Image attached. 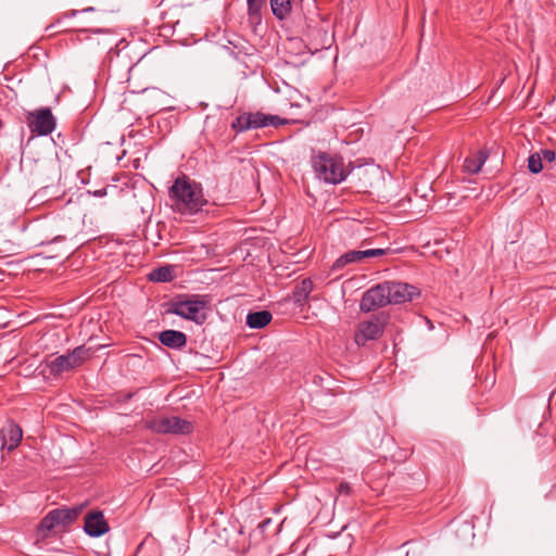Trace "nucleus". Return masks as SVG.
<instances>
[{
	"label": "nucleus",
	"mask_w": 556,
	"mask_h": 556,
	"mask_svg": "<svg viewBox=\"0 0 556 556\" xmlns=\"http://www.w3.org/2000/svg\"><path fill=\"white\" fill-rule=\"evenodd\" d=\"M168 197L180 213L194 214L206 204L201 186L187 176L178 177L174 181Z\"/></svg>",
	"instance_id": "nucleus-1"
},
{
	"label": "nucleus",
	"mask_w": 556,
	"mask_h": 556,
	"mask_svg": "<svg viewBox=\"0 0 556 556\" xmlns=\"http://www.w3.org/2000/svg\"><path fill=\"white\" fill-rule=\"evenodd\" d=\"M312 166L319 180L326 184L338 185L350 174L349 167L340 155L318 152L312 156Z\"/></svg>",
	"instance_id": "nucleus-2"
},
{
	"label": "nucleus",
	"mask_w": 556,
	"mask_h": 556,
	"mask_svg": "<svg viewBox=\"0 0 556 556\" xmlns=\"http://www.w3.org/2000/svg\"><path fill=\"white\" fill-rule=\"evenodd\" d=\"M208 304L205 295H181L170 302L167 313L202 325L206 319L204 309Z\"/></svg>",
	"instance_id": "nucleus-3"
},
{
	"label": "nucleus",
	"mask_w": 556,
	"mask_h": 556,
	"mask_svg": "<svg viewBox=\"0 0 556 556\" xmlns=\"http://www.w3.org/2000/svg\"><path fill=\"white\" fill-rule=\"evenodd\" d=\"M144 427L156 434H190L194 427L187 419L178 416H154L144 420Z\"/></svg>",
	"instance_id": "nucleus-4"
},
{
	"label": "nucleus",
	"mask_w": 556,
	"mask_h": 556,
	"mask_svg": "<svg viewBox=\"0 0 556 556\" xmlns=\"http://www.w3.org/2000/svg\"><path fill=\"white\" fill-rule=\"evenodd\" d=\"M287 124L288 119L278 115L265 114L263 112H244L231 122V128L236 132H243L250 129H258L267 126L279 127Z\"/></svg>",
	"instance_id": "nucleus-5"
},
{
	"label": "nucleus",
	"mask_w": 556,
	"mask_h": 556,
	"mask_svg": "<svg viewBox=\"0 0 556 556\" xmlns=\"http://www.w3.org/2000/svg\"><path fill=\"white\" fill-rule=\"evenodd\" d=\"M89 352L90 349L79 345L66 354L48 361L47 368L53 377L60 376L65 371L79 367L89 357Z\"/></svg>",
	"instance_id": "nucleus-6"
},
{
	"label": "nucleus",
	"mask_w": 556,
	"mask_h": 556,
	"mask_svg": "<svg viewBox=\"0 0 556 556\" xmlns=\"http://www.w3.org/2000/svg\"><path fill=\"white\" fill-rule=\"evenodd\" d=\"M84 505L70 507V508H56L49 511L40 521L38 526V532L47 535V532L51 531L58 526H68L74 522L81 514Z\"/></svg>",
	"instance_id": "nucleus-7"
},
{
	"label": "nucleus",
	"mask_w": 556,
	"mask_h": 556,
	"mask_svg": "<svg viewBox=\"0 0 556 556\" xmlns=\"http://www.w3.org/2000/svg\"><path fill=\"white\" fill-rule=\"evenodd\" d=\"M27 126L31 134L47 136L55 129L56 121L49 108H41L28 113Z\"/></svg>",
	"instance_id": "nucleus-8"
},
{
	"label": "nucleus",
	"mask_w": 556,
	"mask_h": 556,
	"mask_svg": "<svg viewBox=\"0 0 556 556\" xmlns=\"http://www.w3.org/2000/svg\"><path fill=\"white\" fill-rule=\"evenodd\" d=\"M387 283H378L368 289L362 296L359 308L362 312L369 313L377 308L387 306L390 304V298L387 294Z\"/></svg>",
	"instance_id": "nucleus-9"
},
{
	"label": "nucleus",
	"mask_w": 556,
	"mask_h": 556,
	"mask_svg": "<svg viewBox=\"0 0 556 556\" xmlns=\"http://www.w3.org/2000/svg\"><path fill=\"white\" fill-rule=\"evenodd\" d=\"M383 321L379 317L359 323L355 333L356 344L365 345L369 340H377L383 333Z\"/></svg>",
	"instance_id": "nucleus-10"
},
{
	"label": "nucleus",
	"mask_w": 556,
	"mask_h": 556,
	"mask_svg": "<svg viewBox=\"0 0 556 556\" xmlns=\"http://www.w3.org/2000/svg\"><path fill=\"white\" fill-rule=\"evenodd\" d=\"M387 294L390 298V304H401L419 295V291L416 287L399 281H386Z\"/></svg>",
	"instance_id": "nucleus-11"
},
{
	"label": "nucleus",
	"mask_w": 556,
	"mask_h": 556,
	"mask_svg": "<svg viewBox=\"0 0 556 556\" xmlns=\"http://www.w3.org/2000/svg\"><path fill=\"white\" fill-rule=\"evenodd\" d=\"M85 532L92 538H99L109 532L110 527L101 510H91L85 516Z\"/></svg>",
	"instance_id": "nucleus-12"
},
{
	"label": "nucleus",
	"mask_w": 556,
	"mask_h": 556,
	"mask_svg": "<svg viewBox=\"0 0 556 556\" xmlns=\"http://www.w3.org/2000/svg\"><path fill=\"white\" fill-rule=\"evenodd\" d=\"M23 437V431L21 427L13 422L9 421L5 426H3L0 430V439L2 441V447H7L8 451H12L18 446Z\"/></svg>",
	"instance_id": "nucleus-13"
},
{
	"label": "nucleus",
	"mask_w": 556,
	"mask_h": 556,
	"mask_svg": "<svg viewBox=\"0 0 556 556\" xmlns=\"http://www.w3.org/2000/svg\"><path fill=\"white\" fill-rule=\"evenodd\" d=\"M160 342L174 350H179L187 344V336L178 330H164L159 334Z\"/></svg>",
	"instance_id": "nucleus-14"
},
{
	"label": "nucleus",
	"mask_w": 556,
	"mask_h": 556,
	"mask_svg": "<svg viewBox=\"0 0 556 556\" xmlns=\"http://www.w3.org/2000/svg\"><path fill=\"white\" fill-rule=\"evenodd\" d=\"M489 154L484 150H480L477 153L467 156L464 162L465 172L469 174H477L478 172H480Z\"/></svg>",
	"instance_id": "nucleus-15"
},
{
	"label": "nucleus",
	"mask_w": 556,
	"mask_h": 556,
	"mask_svg": "<svg viewBox=\"0 0 556 556\" xmlns=\"http://www.w3.org/2000/svg\"><path fill=\"white\" fill-rule=\"evenodd\" d=\"M271 313L268 311L249 313L247 316V325L252 329H262L271 321Z\"/></svg>",
	"instance_id": "nucleus-16"
},
{
	"label": "nucleus",
	"mask_w": 556,
	"mask_h": 556,
	"mask_svg": "<svg viewBox=\"0 0 556 556\" xmlns=\"http://www.w3.org/2000/svg\"><path fill=\"white\" fill-rule=\"evenodd\" d=\"M313 291V282L311 279H303L294 289L292 299L295 304L303 305L307 301L311 292Z\"/></svg>",
	"instance_id": "nucleus-17"
},
{
	"label": "nucleus",
	"mask_w": 556,
	"mask_h": 556,
	"mask_svg": "<svg viewBox=\"0 0 556 556\" xmlns=\"http://www.w3.org/2000/svg\"><path fill=\"white\" fill-rule=\"evenodd\" d=\"M148 278L150 281H154V282H169L175 278V276H174L173 267L169 265H165V266L154 268L148 275Z\"/></svg>",
	"instance_id": "nucleus-18"
},
{
	"label": "nucleus",
	"mask_w": 556,
	"mask_h": 556,
	"mask_svg": "<svg viewBox=\"0 0 556 556\" xmlns=\"http://www.w3.org/2000/svg\"><path fill=\"white\" fill-rule=\"evenodd\" d=\"M271 12L276 18L285 20L292 10V0H270Z\"/></svg>",
	"instance_id": "nucleus-19"
},
{
	"label": "nucleus",
	"mask_w": 556,
	"mask_h": 556,
	"mask_svg": "<svg viewBox=\"0 0 556 556\" xmlns=\"http://www.w3.org/2000/svg\"><path fill=\"white\" fill-rule=\"evenodd\" d=\"M363 261L362 251H349L342 254L332 265L333 270H339L343 268L345 265L351 263H358Z\"/></svg>",
	"instance_id": "nucleus-20"
},
{
	"label": "nucleus",
	"mask_w": 556,
	"mask_h": 556,
	"mask_svg": "<svg viewBox=\"0 0 556 556\" xmlns=\"http://www.w3.org/2000/svg\"><path fill=\"white\" fill-rule=\"evenodd\" d=\"M266 0H247L248 15L252 21H258L261 18V11L265 5Z\"/></svg>",
	"instance_id": "nucleus-21"
},
{
	"label": "nucleus",
	"mask_w": 556,
	"mask_h": 556,
	"mask_svg": "<svg viewBox=\"0 0 556 556\" xmlns=\"http://www.w3.org/2000/svg\"><path fill=\"white\" fill-rule=\"evenodd\" d=\"M543 160L539 152L532 153L528 157V168L532 174H539L544 168Z\"/></svg>",
	"instance_id": "nucleus-22"
},
{
	"label": "nucleus",
	"mask_w": 556,
	"mask_h": 556,
	"mask_svg": "<svg viewBox=\"0 0 556 556\" xmlns=\"http://www.w3.org/2000/svg\"><path fill=\"white\" fill-rule=\"evenodd\" d=\"M541 159L543 160V164L547 169L556 170V153L549 149H542L539 151Z\"/></svg>",
	"instance_id": "nucleus-23"
},
{
	"label": "nucleus",
	"mask_w": 556,
	"mask_h": 556,
	"mask_svg": "<svg viewBox=\"0 0 556 556\" xmlns=\"http://www.w3.org/2000/svg\"><path fill=\"white\" fill-rule=\"evenodd\" d=\"M388 251H389V249H368V250H363L362 251L363 260L367 258V257H378V256L386 255L388 253Z\"/></svg>",
	"instance_id": "nucleus-24"
},
{
	"label": "nucleus",
	"mask_w": 556,
	"mask_h": 556,
	"mask_svg": "<svg viewBox=\"0 0 556 556\" xmlns=\"http://www.w3.org/2000/svg\"><path fill=\"white\" fill-rule=\"evenodd\" d=\"M127 55L125 54H122L121 52L116 53V58L115 60L114 59H111L110 60V63H109V70L112 71L114 66H117L122 59L126 58Z\"/></svg>",
	"instance_id": "nucleus-25"
},
{
	"label": "nucleus",
	"mask_w": 556,
	"mask_h": 556,
	"mask_svg": "<svg viewBox=\"0 0 556 556\" xmlns=\"http://www.w3.org/2000/svg\"><path fill=\"white\" fill-rule=\"evenodd\" d=\"M338 492L340 494L349 495L351 493V486L348 482H341L338 485Z\"/></svg>",
	"instance_id": "nucleus-26"
},
{
	"label": "nucleus",
	"mask_w": 556,
	"mask_h": 556,
	"mask_svg": "<svg viewBox=\"0 0 556 556\" xmlns=\"http://www.w3.org/2000/svg\"><path fill=\"white\" fill-rule=\"evenodd\" d=\"M92 194L97 198H102L106 195V188H101L92 192Z\"/></svg>",
	"instance_id": "nucleus-27"
},
{
	"label": "nucleus",
	"mask_w": 556,
	"mask_h": 556,
	"mask_svg": "<svg viewBox=\"0 0 556 556\" xmlns=\"http://www.w3.org/2000/svg\"><path fill=\"white\" fill-rule=\"evenodd\" d=\"M77 14L76 10H72L70 12L64 13V17H74Z\"/></svg>",
	"instance_id": "nucleus-28"
},
{
	"label": "nucleus",
	"mask_w": 556,
	"mask_h": 556,
	"mask_svg": "<svg viewBox=\"0 0 556 556\" xmlns=\"http://www.w3.org/2000/svg\"><path fill=\"white\" fill-rule=\"evenodd\" d=\"M53 27H54V25H53V24H51V25H49V26L47 27V30L52 29Z\"/></svg>",
	"instance_id": "nucleus-29"
},
{
	"label": "nucleus",
	"mask_w": 556,
	"mask_h": 556,
	"mask_svg": "<svg viewBox=\"0 0 556 556\" xmlns=\"http://www.w3.org/2000/svg\"><path fill=\"white\" fill-rule=\"evenodd\" d=\"M132 64L129 63L128 66H127V71H129L131 68Z\"/></svg>",
	"instance_id": "nucleus-30"
}]
</instances>
